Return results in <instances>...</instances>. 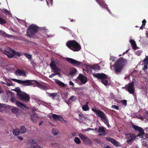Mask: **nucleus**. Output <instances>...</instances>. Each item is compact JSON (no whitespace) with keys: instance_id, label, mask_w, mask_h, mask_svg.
I'll return each mask as SVG.
<instances>
[{"instance_id":"f257e3e1","label":"nucleus","mask_w":148,"mask_h":148,"mask_svg":"<svg viewBox=\"0 0 148 148\" xmlns=\"http://www.w3.org/2000/svg\"><path fill=\"white\" fill-rule=\"evenodd\" d=\"M12 80L24 86H33L34 87H35L36 86V84L37 86L41 89L45 90L47 89V86L42 85L36 80H26L23 81L15 79H12Z\"/></svg>"},{"instance_id":"f03ea898","label":"nucleus","mask_w":148,"mask_h":148,"mask_svg":"<svg viewBox=\"0 0 148 148\" xmlns=\"http://www.w3.org/2000/svg\"><path fill=\"white\" fill-rule=\"evenodd\" d=\"M127 61L126 59L122 58L119 59L115 62L114 66V70L115 73L120 74L124 66L126 65Z\"/></svg>"},{"instance_id":"7ed1b4c3","label":"nucleus","mask_w":148,"mask_h":148,"mask_svg":"<svg viewBox=\"0 0 148 148\" xmlns=\"http://www.w3.org/2000/svg\"><path fill=\"white\" fill-rule=\"evenodd\" d=\"M91 110L97 116L101 119L102 121L107 125L108 127H110L107 116L103 112L95 108H92Z\"/></svg>"},{"instance_id":"20e7f679","label":"nucleus","mask_w":148,"mask_h":148,"mask_svg":"<svg viewBox=\"0 0 148 148\" xmlns=\"http://www.w3.org/2000/svg\"><path fill=\"white\" fill-rule=\"evenodd\" d=\"M67 46L74 51H79L81 49V46L75 40L68 41L66 43Z\"/></svg>"},{"instance_id":"39448f33","label":"nucleus","mask_w":148,"mask_h":148,"mask_svg":"<svg viewBox=\"0 0 148 148\" xmlns=\"http://www.w3.org/2000/svg\"><path fill=\"white\" fill-rule=\"evenodd\" d=\"M38 29V27L34 24H32L29 26L27 31V35L31 38L34 36Z\"/></svg>"},{"instance_id":"423d86ee","label":"nucleus","mask_w":148,"mask_h":148,"mask_svg":"<svg viewBox=\"0 0 148 148\" xmlns=\"http://www.w3.org/2000/svg\"><path fill=\"white\" fill-rule=\"evenodd\" d=\"M93 75L95 77L101 79V82L104 85L106 86L109 84L108 81L106 79L108 78L106 75L103 73H95Z\"/></svg>"},{"instance_id":"0eeeda50","label":"nucleus","mask_w":148,"mask_h":148,"mask_svg":"<svg viewBox=\"0 0 148 148\" xmlns=\"http://www.w3.org/2000/svg\"><path fill=\"white\" fill-rule=\"evenodd\" d=\"M123 88L127 91L130 93L134 94L135 91L134 82H132L131 83H129L128 85H126Z\"/></svg>"},{"instance_id":"6e6552de","label":"nucleus","mask_w":148,"mask_h":148,"mask_svg":"<svg viewBox=\"0 0 148 148\" xmlns=\"http://www.w3.org/2000/svg\"><path fill=\"white\" fill-rule=\"evenodd\" d=\"M17 97L21 100L25 101L27 103H28L29 101L30 98V97L26 93L24 94L23 92L17 94Z\"/></svg>"},{"instance_id":"1a4fd4ad","label":"nucleus","mask_w":148,"mask_h":148,"mask_svg":"<svg viewBox=\"0 0 148 148\" xmlns=\"http://www.w3.org/2000/svg\"><path fill=\"white\" fill-rule=\"evenodd\" d=\"M27 148H42L35 141V140H31L27 143Z\"/></svg>"},{"instance_id":"9d476101","label":"nucleus","mask_w":148,"mask_h":148,"mask_svg":"<svg viewBox=\"0 0 148 148\" xmlns=\"http://www.w3.org/2000/svg\"><path fill=\"white\" fill-rule=\"evenodd\" d=\"M133 128L136 131H138L139 132V134L136 136L139 138L142 137V136L144 135L145 132L143 129L141 127H139L135 125H132Z\"/></svg>"},{"instance_id":"9b49d317","label":"nucleus","mask_w":148,"mask_h":148,"mask_svg":"<svg viewBox=\"0 0 148 148\" xmlns=\"http://www.w3.org/2000/svg\"><path fill=\"white\" fill-rule=\"evenodd\" d=\"M127 138L126 142L129 144L131 145L134 140H135L137 137L133 133L127 134H126Z\"/></svg>"},{"instance_id":"f8f14e48","label":"nucleus","mask_w":148,"mask_h":148,"mask_svg":"<svg viewBox=\"0 0 148 148\" xmlns=\"http://www.w3.org/2000/svg\"><path fill=\"white\" fill-rule=\"evenodd\" d=\"M66 60L68 62L75 66H79L82 64L81 62L77 61L71 58H66Z\"/></svg>"},{"instance_id":"ddd939ff","label":"nucleus","mask_w":148,"mask_h":148,"mask_svg":"<svg viewBox=\"0 0 148 148\" xmlns=\"http://www.w3.org/2000/svg\"><path fill=\"white\" fill-rule=\"evenodd\" d=\"M51 116L53 118L54 120L56 121L58 120L62 122H66V121L64 120L62 117L60 115H58L55 114H52Z\"/></svg>"},{"instance_id":"4468645a","label":"nucleus","mask_w":148,"mask_h":148,"mask_svg":"<svg viewBox=\"0 0 148 148\" xmlns=\"http://www.w3.org/2000/svg\"><path fill=\"white\" fill-rule=\"evenodd\" d=\"M50 66L51 69L53 70V72L55 73H58L59 72L60 69L57 67L56 64H55L54 62L52 61L50 64Z\"/></svg>"},{"instance_id":"2eb2a0df","label":"nucleus","mask_w":148,"mask_h":148,"mask_svg":"<svg viewBox=\"0 0 148 148\" xmlns=\"http://www.w3.org/2000/svg\"><path fill=\"white\" fill-rule=\"evenodd\" d=\"M77 78L81 81L82 84H85L87 81V77L81 74L79 75Z\"/></svg>"},{"instance_id":"dca6fc26","label":"nucleus","mask_w":148,"mask_h":148,"mask_svg":"<svg viewBox=\"0 0 148 148\" xmlns=\"http://www.w3.org/2000/svg\"><path fill=\"white\" fill-rule=\"evenodd\" d=\"M105 139L106 140L110 142L116 147H118L119 145V142L110 137H106Z\"/></svg>"},{"instance_id":"f3484780","label":"nucleus","mask_w":148,"mask_h":148,"mask_svg":"<svg viewBox=\"0 0 148 148\" xmlns=\"http://www.w3.org/2000/svg\"><path fill=\"white\" fill-rule=\"evenodd\" d=\"M98 4L102 8L106 9L108 6L103 0H95Z\"/></svg>"},{"instance_id":"a211bd4d","label":"nucleus","mask_w":148,"mask_h":148,"mask_svg":"<svg viewBox=\"0 0 148 148\" xmlns=\"http://www.w3.org/2000/svg\"><path fill=\"white\" fill-rule=\"evenodd\" d=\"M47 94L48 96L51 98L53 99L54 100L56 97H58L57 100H58L59 95L57 92H54L53 93H50L48 92H47Z\"/></svg>"},{"instance_id":"6ab92c4d","label":"nucleus","mask_w":148,"mask_h":148,"mask_svg":"<svg viewBox=\"0 0 148 148\" xmlns=\"http://www.w3.org/2000/svg\"><path fill=\"white\" fill-rule=\"evenodd\" d=\"M105 128L103 127H99L98 132H99V136L102 135H105L106 134V130Z\"/></svg>"},{"instance_id":"aec40b11","label":"nucleus","mask_w":148,"mask_h":148,"mask_svg":"<svg viewBox=\"0 0 148 148\" xmlns=\"http://www.w3.org/2000/svg\"><path fill=\"white\" fill-rule=\"evenodd\" d=\"M16 73L17 75H18L19 76L22 75L24 77L26 76L25 72L23 70L17 69L16 71Z\"/></svg>"},{"instance_id":"412c9836","label":"nucleus","mask_w":148,"mask_h":148,"mask_svg":"<svg viewBox=\"0 0 148 148\" xmlns=\"http://www.w3.org/2000/svg\"><path fill=\"white\" fill-rule=\"evenodd\" d=\"M130 42L131 43L133 49L136 50L138 49V47L136 46V44L134 40L131 39L130 40Z\"/></svg>"},{"instance_id":"4be33fe9","label":"nucleus","mask_w":148,"mask_h":148,"mask_svg":"<svg viewBox=\"0 0 148 148\" xmlns=\"http://www.w3.org/2000/svg\"><path fill=\"white\" fill-rule=\"evenodd\" d=\"M16 104L17 106L21 108H22L23 107H24L26 109H27L29 108L27 106L23 104L22 103H21L18 101L16 102Z\"/></svg>"},{"instance_id":"5701e85b","label":"nucleus","mask_w":148,"mask_h":148,"mask_svg":"<svg viewBox=\"0 0 148 148\" xmlns=\"http://www.w3.org/2000/svg\"><path fill=\"white\" fill-rule=\"evenodd\" d=\"M2 53L7 55L9 58L14 57L13 54H12L11 53L6 50H5L3 51Z\"/></svg>"},{"instance_id":"b1692460","label":"nucleus","mask_w":148,"mask_h":148,"mask_svg":"<svg viewBox=\"0 0 148 148\" xmlns=\"http://www.w3.org/2000/svg\"><path fill=\"white\" fill-rule=\"evenodd\" d=\"M89 102H86L85 105H83L82 107V108L83 111H87L89 110V107L88 106Z\"/></svg>"},{"instance_id":"393cba45","label":"nucleus","mask_w":148,"mask_h":148,"mask_svg":"<svg viewBox=\"0 0 148 148\" xmlns=\"http://www.w3.org/2000/svg\"><path fill=\"white\" fill-rule=\"evenodd\" d=\"M10 51L14 55V56L15 55L17 56L18 57H20L21 54V53L18 52H17L14 49L10 48Z\"/></svg>"},{"instance_id":"a878e982","label":"nucleus","mask_w":148,"mask_h":148,"mask_svg":"<svg viewBox=\"0 0 148 148\" xmlns=\"http://www.w3.org/2000/svg\"><path fill=\"white\" fill-rule=\"evenodd\" d=\"M8 93L11 96V98L10 99V101L13 103L15 102L16 99L14 97L12 93L10 91L8 92Z\"/></svg>"},{"instance_id":"bb28decb","label":"nucleus","mask_w":148,"mask_h":148,"mask_svg":"<svg viewBox=\"0 0 148 148\" xmlns=\"http://www.w3.org/2000/svg\"><path fill=\"white\" fill-rule=\"evenodd\" d=\"M56 83L61 87H64L65 86V84L59 80L56 79L55 80Z\"/></svg>"},{"instance_id":"cd10ccee","label":"nucleus","mask_w":148,"mask_h":148,"mask_svg":"<svg viewBox=\"0 0 148 148\" xmlns=\"http://www.w3.org/2000/svg\"><path fill=\"white\" fill-rule=\"evenodd\" d=\"M12 132L14 135L16 136L18 135L21 134L20 130L18 129H14L12 131Z\"/></svg>"},{"instance_id":"c85d7f7f","label":"nucleus","mask_w":148,"mask_h":148,"mask_svg":"<svg viewBox=\"0 0 148 148\" xmlns=\"http://www.w3.org/2000/svg\"><path fill=\"white\" fill-rule=\"evenodd\" d=\"M77 70L75 68H73L70 71L69 74L70 75L73 76L77 72Z\"/></svg>"},{"instance_id":"c756f323","label":"nucleus","mask_w":148,"mask_h":148,"mask_svg":"<svg viewBox=\"0 0 148 148\" xmlns=\"http://www.w3.org/2000/svg\"><path fill=\"white\" fill-rule=\"evenodd\" d=\"M142 64L148 65V56H146V57L143 61Z\"/></svg>"},{"instance_id":"7c9ffc66","label":"nucleus","mask_w":148,"mask_h":148,"mask_svg":"<svg viewBox=\"0 0 148 148\" xmlns=\"http://www.w3.org/2000/svg\"><path fill=\"white\" fill-rule=\"evenodd\" d=\"M20 130V132L21 134L25 133L26 131V129L24 126H22L21 127Z\"/></svg>"},{"instance_id":"2f4dec72","label":"nucleus","mask_w":148,"mask_h":148,"mask_svg":"<svg viewBox=\"0 0 148 148\" xmlns=\"http://www.w3.org/2000/svg\"><path fill=\"white\" fill-rule=\"evenodd\" d=\"M24 54L26 57L29 60H31L32 59V55L27 53H24Z\"/></svg>"},{"instance_id":"473e14b6","label":"nucleus","mask_w":148,"mask_h":148,"mask_svg":"<svg viewBox=\"0 0 148 148\" xmlns=\"http://www.w3.org/2000/svg\"><path fill=\"white\" fill-rule=\"evenodd\" d=\"M76 99V97L75 96H72L69 99L68 102H67V103L68 104V103H70V101H74Z\"/></svg>"},{"instance_id":"72a5a7b5","label":"nucleus","mask_w":148,"mask_h":148,"mask_svg":"<svg viewBox=\"0 0 148 148\" xmlns=\"http://www.w3.org/2000/svg\"><path fill=\"white\" fill-rule=\"evenodd\" d=\"M79 136L80 138L84 141L88 139L87 137H86L84 135L81 133L79 134Z\"/></svg>"},{"instance_id":"f704fd0d","label":"nucleus","mask_w":148,"mask_h":148,"mask_svg":"<svg viewBox=\"0 0 148 148\" xmlns=\"http://www.w3.org/2000/svg\"><path fill=\"white\" fill-rule=\"evenodd\" d=\"M91 68V69H93L94 70H98L99 69L100 67L97 64H95L92 66Z\"/></svg>"},{"instance_id":"c9c22d12","label":"nucleus","mask_w":148,"mask_h":148,"mask_svg":"<svg viewBox=\"0 0 148 148\" xmlns=\"http://www.w3.org/2000/svg\"><path fill=\"white\" fill-rule=\"evenodd\" d=\"M12 113L16 114L19 112V109L15 107L12 109Z\"/></svg>"},{"instance_id":"e433bc0d","label":"nucleus","mask_w":148,"mask_h":148,"mask_svg":"<svg viewBox=\"0 0 148 148\" xmlns=\"http://www.w3.org/2000/svg\"><path fill=\"white\" fill-rule=\"evenodd\" d=\"M6 81L7 82L6 83V85L7 86H10L13 85V83L10 79H7Z\"/></svg>"},{"instance_id":"4c0bfd02","label":"nucleus","mask_w":148,"mask_h":148,"mask_svg":"<svg viewBox=\"0 0 148 148\" xmlns=\"http://www.w3.org/2000/svg\"><path fill=\"white\" fill-rule=\"evenodd\" d=\"M5 104L0 103V112H2L5 109Z\"/></svg>"},{"instance_id":"58836bf2","label":"nucleus","mask_w":148,"mask_h":148,"mask_svg":"<svg viewBox=\"0 0 148 148\" xmlns=\"http://www.w3.org/2000/svg\"><path fill=\"white\" fill-rule=\"evenodd\" d=\"M79 119L82 120L86 119V117L85 116L84 114H80L79 115Z\"/></svg>"},{"instance_id":"ea45409f","label":"nucleus","mask_w":148,"mask_h":148,"mask_svg":"<svg viewBox=\"0 0 148 148\" xmlns=\"http://www.w3.org/2000/svg\"><path fill=\"white\" fill-rule=\"evenodd\" d=\"M74 142L77 144H79L81 143V141L79 138L77 137H75L74 139Z\"/></svg>"},{"instance_id":"a19ab883","label":"nucleus","mask_w":148,"mask_h":148,"mask_svg":"<svg viewBox=\"0 0 148 148\" xmlns=\"http://www.w3.org/2000/svg\"><path fill=\"white\" fill-rule=\"evenodd\" d=\"M142 143L143 145L145 146H147L148 144V140H147L146 139L143 138Z\"/></svg>"},{"instance_id":"79ce46f5","label":"nucleus","mask_w":148,"mask_h":148,"mask_svg":"<svg viewBox=\"0 0 148 148\" xmlns=\"http://www.w3.org/2000/svg\"><path fill=\"white\" fill-rule=\"evenodd\" d=\"M6 23L7 22L5 20L0 17V24H3Z\"/></svg>"},{"instance_id":"37998d69","label":"nucleus","mask_w":148,"mask_h":148,"mask_svg":"<svg viewBox=\"0 0 148 148\" xmlns=\"http://www.w3.org/2000/svg\"><path fill=\"white\" fill-rule=\"evenodd\" d=\"M144 67L142 69L146 73H147V69H148L147 66L148 65H144Z\"/></svg>"},{"instance_id":"c03bdc74","label":"nucleus","mask_w":148,"mask_h":148,"mask_svg":"<svg viewBox=\"0 0 148 148\" xmlns=\"http://www.w3.org/2000/svg\"><path fill=\"white\" fill-rule=\"evenodd\" d=\"M52 61L54 62L55 64L56 65L59 64L60 63V61L58 60H56L55 61H54L53 59H51V62Z\"/></svg>"},{"instance_id":"a18cd8bd","label":"nucleus","mask_w":148,"mask_h":148,"mask_svg":"<svg viewBox=\"0 0 148 148\" xmlns=\"http://www.w3.org/2000/svg\"><path fill=\"white\" fill-rule=\"evenodd\" d=\"M3 35L4 36L8 38H11L12 36L11 35L8 34L5 32L3 34Z\"/></svg>"},{"instance_id":"49530a36","label":"nucleus","mask_w":148,"mask_h":148,"mask_svg":"<svg viewBox=\"0 0 148 148\" xmlns=\"http://www.w3.org/2000/svg\"><path fill=\"white\" fill-rule=\"evenodd\" d=\"M142 52L141 50H138L136 51L135 54L137 56H139L141 54Z\"/></svg>"},{"instance_id":"de8ad7c7","label":"nucleus","mask_w":148,"mask_h":148,"mask_svg":"<svg viewBox=\"0 0 148 148\" xmlns=\"http://www.w3.org/2000/svg\"><path fill=\"white\" fill-rule=\"evenodd\" d=\"M52 134L55 135H56L58 134V132L56 131V130L53 128L52 130Z\"/></svg>"},{"instance_id":"09e8293b","label":"nucleus","mask_w":148,"mask_h":148,"mask_svg":"<svg viewBox=\"0 0 148 148\" xmlns=\"http://www.w3.org/2000/svg\"><path fill=\"white\" fill-rule=\"evenodd\" d=\"M3 12L5 14H10V12L9 11L7 10V9H4L3 10Z\"/></svg>"},{"instance_id":"8fccbe9b","label":"nucleus","mask_w":148,"mask_h":148,"mask_svg":"<svg viewBox=\"0 0 148 148\" xmlns=\"http://www.w3.org/2000/svg\"><path fill=\"white\" fill-rule=\"evenodd\" d=\"M57 74H58L59 75V76H60V74L59 73H52L49 75V77L50 78H52Z\"/></svg>"},{"instance_id":"3c124183","label":"nucleus","mask_w":148,"mask_h":148,"mask_svg":"<svg viewBox=\"0 0 148 148\" xmlns=\"http://www.w3.org/2000/svg\"><path fill=\"white\" fill-rule=\"evenodd\" d=\"M36 115V113H35L34 114H33V115H32L31 116V120L33 121V122H34V123H36V121H34V116H35Z\"/></svg>"},{"instance_id":"603ef678","label":"nucleus","mask_w":148,"mask_h":148,"mask_svg":"<svg viewBox=\"0 0 148 148\" xmlns=\"http://www.w3.org/2000/svg\"><path fill=\"white\" fill-rule=\"evenodd\" d=\"M127 101L126 100H124L121 101V103L122 104L126 106L127 104Z\"/></svg>"},{"instance_id":"864d4df0","label":"nucleus","mask_w":148,"mask_h":148,"mask_svg":"<svg viewBox=\"0 0 148 148\" xmlns=\"http://www.w3.org/2000/svg\"><path fill=\"white\" fill-rule=\"evenodd\" d=\"M141 138L145 139H146V138L148 139V134H145L144 135H143Z\"/></svg>"},{"instance_id":"5fc2aeb1","label":"nucleus","mask_w":148,"mask_h":148,"mask_svg":"<svg viewBox=\"0 0 148 148\" xmlns=\"http://www.w3.org/2000/svg\"><path fill=\"white\" fill-rule=\"evenodd\" d=\"M94 141L98 144H100L101 143L100 140L98 139H95Z\"/></svg>"},{"instance_id":"6e6d98bb","label":"nucleus","mask_w":148,"mask_h":148,"mask_svg":"<svg viewBox=\"0 0 148 148\" xmlns=\"http://www.w3.org/2000/svg\"><path fill=\"white\" fill-rule=\"evenodd\" d=\"M112 108L118 110L119 109V107L115 105H112L111 107Z\"/></svg>"},{"instance_id":"4d7b16f0","label":"nucleus","mask_w":148,"mask_h":148,"mask_svg":"<svg viewBox=\"0 0 148 148\" xmlns=\"http://www.w3.org/2000/svg\"><path fill=\"white\" fill-rule=\"evenodd\" d=\"M14 90L17 93V94L20 93H21V91L20 89H15Z\"/></svg>"},{"instance_id":"13d9d810","label":"nucleus","mask_w":148,"mask_h":148,"mask_svg":"<svg viewBox=\"0 0 148 148\" xmlns=\"http://www.w3.org/2000/svg\"><path fill=\"white\" fill-rule=\"evenodd\" d=\"M146 20L144 19L142 21V25H143V26H145V23H146Z\"/></svg>"},{"instance_id":"bf43d9fd","label":"nucleus","mask_w":148,"mask_h":148,"mask_svg":"<svg viewBox=\"0 0 148 148\" xmlns=\"http://www.w3.org/2000/svg\"><path fill=\"white\" fill-rule=\"evenodd\" d=\"M86 143H88V144H90L91 143V141H90V139H87V140H86L85 141Z\"/></svg>"},{"instance_id":"052dcab7","label":"nucleus","mask_w":148,"mask_h":148,"mask_svg":"<svg viewBox=\"0 0 148 148\" xmlns=\"http://www.w3.org/2000/svg\"><path fill=\"white\" fill-rule=\"evenodd\" d=\"M18 138L20 140H23V138L22 137H21L20 136H17Z\"/></svg>"},{"instance_id":"680f3d73","label":"nucleus","mask_w":148,"mask_h":148,"mask_svg":"<svg viewBox=\"0 0 148 148\" xmlns=\"http://www.w3.org/2000/svg\"><path fill=\"white\" fill-rule=\"evenodd\" d=\"M62 28L63 29L66 30L70 31V30L67 27H62Z\"/></svg>"},{"instance_id":"e2e57ef3","label":"nucleus","mask_w":148,"mask_h":148,"mask_svg":"<svg viewBox=\"0 0 148 148\" xmlns=\"http://www.w3.org/2000/svg\"><path fill=\"white\" fill-rule=\"evenodd\" d=\"M71 135L73 136H75L76 135V133L75 132H72Z\"/></svg>"},{"instance_id":"0e129e2a","label":"nucleus","mask_w":148,"mask_h":148,"mask_svg":"<svg viewBox=\"0 0 148 148\" xmlns=\"http://www.w3.org/2000/svg\"><path fill=\"white\" fill-rule=\"evenodd\" d=\"M69 84L70 85H72V86H73L74 85V83L71 81H70L69 82Z\"/></svg>"},{"instance_id":"69168bd1","label":"nucleus","mask_w":148,"mask_h":148,"mask_svg":"<svg viewBox=\"0 0 148 148\" xmlns=\"http://www.w3.org/2000/svg\"><path fill=\"white\" fill-rule=\"evenodd\" d=\"M106 9L107 11L110 14H111V12L110 10V9H108V7Z\"/></svg>"},{"instance_id":"338daca9","label":"nucleus","mask_w":148,"mask_h":148,"mask_svg":"<svg viewBox=\"0 0 148 148\" xmlns=\"http://www.w3.org/2000/svg\"><path fill=\"white\" fill-rule=\"evenodd\" d=\"M138 118L139 119H141V120H143L144 119V118L143 117V116H139V117H138Z\"/></svg>"},{"instance_id":"774afa93","label":"nucleus","mask_w":148,"mask_h":148,"mask_svg":"<svg viewBox=\"0 0 148 148\" xmlns=\"http://www.w3.org/2000/svg\"><path fill=\"white\" fill-rule=\"evenodd\" d=\"M37 110L36 109L34 108H33L32 109V112H34L36 111Z\"/></svg>"}]
</instances>
